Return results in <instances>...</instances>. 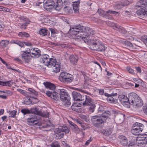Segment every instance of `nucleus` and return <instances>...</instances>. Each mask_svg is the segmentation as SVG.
Returning a JSON list of instances; mask_svg holds the SVG:
<instances>
[{"mask_svg":"<svg viewBox=\"0 0 147 147\" xmlns=\"http://www.w3.org/2000/svg\"><path fill=\"white\" fill-rule=\"evenodd\" d=\"M69 33L71 35L76 36L80 33L81 36L80 38L81 40L82 39L81 36L84 35H94L95 33L94 30L89 27L81 26L80 24L77 26L74 25L70 27Z\"/></svg>","mask_w":147,"mask_h":147,"instance_id":"1","label":"nucleus"},{"mask_svg":"<svg viewBox=\"0 0 147 147\" xmlns=\"http://www.w3.org/2000/svg\"><path fill=\"white\" fill-rule=\"evenodd\" d=\"M47 55H45L40 58L39 61L46 66L49 67H52L53 72L55 73L59 72L60 69V63L59 62H56V59L49 58Z\"/></svg>","mask_w":147,"mask_h":147,"instance_id":"2","label":"nucleus"},{"mask_svg":"<svg viewBox=\"0 0 147 147\" xmlns=\"http://www.w3.org/2000/svg\"><path fill=\"white\" fill-rule=\"evenodd\" d=\"M81 36V38L86 43H87L90 46V48L92 50L96 51L101 42L98 39L95 38H91L90 36L92 35H84Z\"/></svg>","mask_w":147,"mask_h":147,"instance_id":"3","label":"nucleus"},{"mask_svg":"<svg viewBox=\"0 0 147 147\" xmlns=\"http://www.w3.org/2000/svg\"><path fill=\"white\" fill-rule=\"evenodd\" d=\"M147 0L140 1L138 6L141 8L136 11V13L138 15L142 18L147 16Z\"/></svg>","mask_w":147,"mask_h":147,"instance_id":"4","label":"nucleus"},{"mask_svg":"<svg viewBox=\"0 0 147 147\" xmlns=\"http://www.w3.org/2000/svg\"><path fill=\"white\" fill-rule=\"evenodd\" d=\"M108 113L105 115L100 116L98 115L93 116L91 117V120L93 125L96 127H99L108 118Z\"/></svg>","mask_w":147,"mask_h":147,"instance_id":"5","label":"nucleus"},{"mask_svg":"<svg viewBox=\"0 0 147 147\" xmlns=\"http://www.w3.org/2000/svg\"><path fill=\"white\" fill-rule=\"evenodd\" d=\"M59 80L61 82L69 83L74 80L73 76L66 72H61L59 77Z\"/></svg>","mask_w":147,"mask_h":147,"instance_id":"6","label":"nucleus"},{"mask_svg":"<svg viewBox=\"0 0 147 147\" xmlns=\"http://www.w3.org/2000/svg\"><path fill=\"white\" fill-rule=\"evenodd\" d=\"M59 94L60 99L64 102V104L70 105V97L67 92V90L64 89H61Z\"/></svg>","mask_w":147,"mask_h":147,"instance_id":"7","label":"nucleus"},{"mask_svg":"<svg viewBox=\"0 0 147 147\" xmlns=\"http://www.w3.org/2000/svg\"><path fill=\"white\" fill-rule=\"evenodd\" d=\"M84 97L85 99V100L81 102L80 105H82L84 106L87 105L89 106L90 107L89 108V111L91 113H93L94 110L96 107L94 103L92 102L91 99L88 96L85 95L84 96Z\"/></svg>","mask_w":147,"mask_h":147,"instance_id":"8","label":"nucleus"},{"mask_svg":"<svg viewBox=\"0 0 147 147\" xmlns=\"http://www.w3.org/2000/svg\"><path fill=\"white\" fill-rule=\"evenodd\" d=\"M144 127V125L142 123L136 122L133 125L131 130V133L135 135H138L142 132Z\"/></svg>","mask_w":147,"mask_h":147,"instance_id":"9","label":"nucleus"},{"mask_svg":"<svg viewBox=\"0 0 147 147\" xmlns=\"http://www.w3.org/2000/svg\"><path fill=\"white\" fill-rule=\"evenodd\" d=\"M145 136L138 137L136 139V145L138 147H144L147 142V137Z\"/></svg>","mask_w":147,"mask_h":147,"instance_id":"10","label":"nucleus"},{"mask_svg":"<svg viewBox=\"0 0 147 147\" xmlns=\"http://www.w3.org/2000/svg\"><path fill=\"white\" fill-rule=\"evenodd\" d=\"M119 98L121 103L125 106L127 107H130V103L129 100V94L128 98L124 95H122L119 96Z\"/></svg>","mask_w":147,"mask_h":147,"instance_id":"11","label":"nucleus"},{"mask_svg":"<svg viewBox=\"0 0 147 147\" xmlns=\"http://www.w3.org/2000/svg\"><path fill=\"white\" fill-rule=\"evenodd\" d=\"M54 2L53 0H47L44 1L43 6L48 11H50L52 8H54Z\"/></svg>","mask_w":147,"mask_h":147,"instance_id":"12","label":"nucleus"},{"mask_svg":"<svg viewBox=\"0 0 147 147\" xmlns=\"http://www.w3.org/2000/svg\"><path fill=\"white\" fill-rule=\"evenodd\" d=\"M29 53L32 57L36 58L39 57L40 55V51L37 48H31L29 49V51L27 52Z\"/></svg>","mask_w":147,"mask_h":147,"instance_id":"13","label":"nucleus"},{"mask_svg":"<svg viewBox=\"0 0 147 147\" xmlns=\"http://www.w3.org/2000/svg\"><path fill=\"white\" fill-rule=\"evenodd\" d=\"M38 119L39 118L38 115L35 114H32V115L27 119V121L29 124H32L33 123L36 124Z\"/></svg>","mask_w":147,"mask_h":147,"instance_id":"14","label":"nucleus"},{"mask_svg":"<svg viewBox=\"0 0 147 147\" xmlns=\"http://www.w3.org/2000/svg\"><path fill=\"white\" fill-rule=\"evenodd\" d=\"M129 100L130 101V104L134 106L136 102L140 97L134 93H131L129 94Z\"/></svg>","mask_w":147,"mask_h":147,"instance_id":"15","label":"nucleus"},{"mask_svg":"<svg viewBox=\"0 0 147 147\" xmlns=\"http://www.w3.org/2000/svg\"><path fill=\"white\" fill-rule=\"evenodd\" d=\"M46 94L48 96L55 100H57L59 98L58 93L55 91H46Z\"/></svg>","mask_w":147,"mask_h":147,"instance_id":"16","label":"nucleus"},{"mask_svg":"<svg viewBox=\"0 0 147 147\" xmlns=\"http://www.w3.org/2000/svg\"><path fill=\"white\" fill-rule=\"evenodd\" d=\"M72 96L74 100L76 101H82L84 99V96H82L80 93L76 91L72 92Z\"/></svg>","mask_w":147,"mask_h":147,"instance_id":"17","label":"nucleus"},{"mask_svg":"<svg viewBox=\"0 0 147 147\" xmlns=\"http://www.w3.org/2000/svg\"><path fill=\"white\" fill-rule=\"evenodd\" d=\"M28 51L24 52L23 53L22 55V59L26 62L28 63L30 60L31 56L29 53H28Z\"/></svg>","mask_w":147,"mask_h":147,"instance_id":"18","label":"nucleus"},{"mask_svg":"<svg viewBox=\"0 0 147 147\" xmlns=\"http://www.w3.org/2000/svg\"><path fill=\"white\" fill-rule=\"evenodd\" d=\"M55 8L56 10H59L62 8L63 6V1L62 0H57L56 3L54 2Z\"/></svg>","mask_w":147,"mask_h":147,"instance_id":"19","label":"nucleus"},{"mask_svg":"<svg viewBox=\"0 0 147 147\" xmlns=\"http://www.w3.org/2000/svg\"><path fill=\"white\" fill-rule=\"evenodd\" d=\"M43 84L46 88H48L53 91H54L55 88L56 86L55 85L50 82H44Z\"/></svg>","mask_w":147,"mask_h":147,"instance_id":"20","label":"nucleus"},{"mask_svg":"<svg viewBox=\"0 0 147 147\" xmlns=\"http://www.w3.org/2000/svg\"><path fill=\"white\" fill-rule=\"evenodd\" d=\"M30 113H32V114H35L37 115L41 116L43 117L45 116V115L42 113L41 112L38 110L37 108H36L31 109L30 110Z\"/></svg>","mask_w":147,"mask_h":147,"instance_id":"21","label":"nucleus"},{"mask_svg":"<svg viewBox=\"0 0 147 147\" xmlns=\"http://www.w3.org/2000/svg\"><path fill=\"white\" fill-rule=\"evenodd\" d=\"M120 139V141L122 145L125 146L127 144V140L126 137L123 136H120L119 137Z\"/></svg>","mask_w":147,"mask_h":147,"instance_id":"22","label":"nucleus"},{"mask_svg":"<svg viewBox=\"0 0 147 147\" xmlns=\"http://www.w3.org/2000/svg\"><path fill=\"white\" fill-rule=\"evenodd\" d=\"M21 20V22H23L21 25V28L22 29H25L26 26L29 24L30 21L28 19L25 18H22Z\"/></svg>","mask_w":147,"mask_h":147,"instance_id":"23","label":"nucleus"},{"mask_svg":"<svg viewBox=\"0 0 147 147\" xmlns=\"http://www.w3.org/2000/svg\"><path fill=\"white\" fill-rule=\"evenodd\" d=\"M115 27L114 29L115 30L118 31L119 32L123 34L126 33V31L122 27L116 24H115Z\"/></svg>","mask_w":147,"mask_h":147,"instance_id":"24","label":"nucleus"},{"mask_svg":"<svg viewBox=\"0 0 147 147\" xmlns=\"http://www.w3.org/2000/svg\"><path fill=\"white\" fill-rule=\"evenodd\" d=\"M117 94L115 93L114 94H112L109 97H107V100L109 101V102L113 103H115L117 102V100L116 99H114L112 97L115 96H117Z\"/></svg>","mask_w":147,"mask_h":147,"instance_id":"25","label":"nucleus"},{"mask_svg":"<svg viewBox=\"0 0 147 147\" xmlns=\"http://www.w3.org/2000/svg\"><path fill=\"white\" fill-rule=\"evenodd\" d=\"M69 59L71 62L73 64H75L78 61V58L76 56L71 55L70 56Z\"/></svg>","mask_w":147,"mask_h":147,"instance_id":"26","label":"nucleus"},{"mask_svg":"<svg viewBox=\"0 0 147 147\" xmlns=\"http://www.w3.org/2000/svg\"><path fill=\"white\" fill-rule=\"evenodd\" d=\"M28 90L30 92H28L29 95H31L33 97L34 96H36L38 94V93L34 89L31 88H29L28 89Z\"/></svg>","mask_w":147,"mask_h":147,"instance_id":"27","label":"nucleus"},{"mask_svg":"<svg viewBox=\"0 0 147 147\" xmlns=\"http://www.w3.org/2000/svg\"><path fill=\"white\" fill-rule=\"evenodd\" d=\"M137 100L135 104H134V106H133L136 107L142 106L143 104V103L140 98H139Z\"/></svg>","mask_w":147,"mask_h":147,"instance_id":"28","label":"nucleus"},{"mask_svg":"<svg viewBox=\"0 0 147 147\" xmlns=\"http://www.w3.org/2000/svg\"><path fill=\"white\" fill-rule=\"evenodd\" d=\"M17 90L24 96H27L29 97H32L31 95H29L28 92L21 89L18 88L17 89Z\"/></svg>","mask_w":147,"mask_h":147,"instance_id":"29","label":"nucleus"},{"mask_svg":"<svg viewBox=\"0 0 147 147\" xmlns=\"http://www.w3.org/2000/svg\"><path fill=\"white\" fill-rule=\"evenodd\" d=\"M100 45L96 51H104L105 49V47L104 45L102 44L101 42V43H100Z\"/></svg>","mask_w":147,"mask_h":147,"instance_id":"30","label":"nucleus"},{"mask_svg":"<svg viewBox=\"0 0 147 147\" xmlns=\"http://www.w3.org/2000/svg\"><path fill=\"white\" fill-rule=\"evenodd\" d=\"M18 35L20 37H28L29 36V34L25 32H20L18 34Z\"/></svg>","mask_w":147,"mask_h":147,"instance_id":"31","label":"nucleus"},{"mask_svg":"<svg viewBox=\"0 0 147 147\" xmlns=\"http://www.w3.org/2000/svg\"><path fill=\"white\" fill-rule=\"evenodd\" d=\"M9 41L7 40H2L0 43V44L1 46L5 47L8 45L9 43Z\"/></svg>","mask_w":147,"mask_h":147,"instance_id":"32","label":"nucleus"},{"mask_svg":"<svg viewBox=\"0 0 147 147\" xmlns=\"http://www.w3.org/2000/svg\"><path fill=\"white\" fill-rule=\"evenodd\" d=\"M39 34L43 36H45L47 34V30L45 29H41L39 31Z\"/></svg>","mask_w":147,"mask_h":147,"instance_id":"33","label":"nucleus"},{"mask_svg":"<svg viewBox=\"0 0 147 147\" xmlns=\"http://www.w3.org/2000/svg\"><path fill=\"white\" fill-rule=\"evenodd\" d=\"M8 112L9 113V115H10L9 117H14L17 113V111L15 110H13L12 111H9Z\"/></svg>","mask_w":147,"mask_h":147,"instance_id":"34","label":"nucleus"},{"mask_svg":"<svg viewBox=\"0 0 147 147\" xmlns=\"http://www.w3.org/2000/svg\"><path fill=\"white\" fill-rule=\"evenodd\" d=\"M124 5L121 3H120L117 4L116 5L114 6V8L115 9H120L122 8L124 6Z\"/></svg>","mask_w":147,"mask_h":147,"instance_id":"35","label":"nucleus"},{"mask_svg":"<svg viewBox=\"0 0 147 147\" xmlns=\"http://www.w3.org/2000/svg\"><path fill=\"white\" fill-rule=\"evenodd\" d=\"M21 112L24 115L30 113V110L27 109H22L21 110Z\"/></svg>","mask_w":147,"mask_h":147,"instance_id":"36","label":"nucleus"},{"mask_svg":"<svg viewBox=\"0 0 147 147\" xmlns=\"http://www.w3.org/2000/svg\"><path fill=\"white\" fill-rule=\"evenodd\" d=\"M61 129L62 130V132H64L65 133H68L69 131V129L66 126H63Z\"/></svg>","mask_w":147,"mask_h":147,"instance_id":"37","label":"nucleus"},{"mask_svg":"<svg viewBox=\"0 0 147 147\" xmlns=\"http://www.w3.org/2000/svg\"><path fill=\"white\" fill-rule=\"evenodd\" d=\"M63 10L66 13H69L71 9V8L68 6H66L64 8Z\"/></svg>","mask_w":147,"mask_h":147,"instance_id":"38","label":"nucleus"},{"mask_svg":"<svg viewBox=\"0 0 147 147\" xmlns=\"http://www.w3.org/2000/svg\"><path fill=\"white\" fill-rule=\"evenodd\" d=\"M64 133H59L56 135V138L57 139H60L63 137L64 136Z\"/></svg>","mask_w":147,"mask_h":147,"instance_id":"39","label":"nucleus"},{"mask_svg":"<svg viewBox=\"0 0 147 147\" xmlns=\"http://www.w3.org/2000/svg\"><path fill=\"white\" fill-rule=\"evenodd\" d=\"M10 82L9 81H7L6 82H3L2 81H0V85H2L3 86H9L10 84Z\"/></svg>","mask_w":147,"mask_h":147,"instance_id":"40","label":"nucleus"},{"mask_svg":"<svg viewBox=\"0 0 147 147\" xmlns=\"http://www.w3.org/2000/svg\"><path fill=\"white\" fill-rule=\"evenodd\" d=\"M97 12L100 16L104 15L106 14V12L101 9H98L97 11Z\"/></svg>","mask_w":147,"mask_h":147,"instance_id":"41","label":"nucleus"},{"mask_svg":"<svg viewBox=\"0 0 147 147\" xmlns=\"http://www.w3.org/2000/svg\"><path fill=\"white\" fill-rule=\"evenodd\" d=\"M84 83L83 85V88H84L86 89L88 87V86L89 85L88 80V79L85 80Z\"/></svg>","mask_w":147,"mask_h":147,"instance_id":"42","label":"nucleus"},{"mask_svg":"<svg viewBox=\"0 0 147 147\" xmlns=\"http://www.w3.org/2000/svg\"><path fill=\"white\" fill-rule=\"evenodd\" d=\"M73 3V7H78L79 4L80 3L79 1L78 0H76L75 1L72 2Z\"/></svg>","mask_w":147,"mask_h":147,"instance_id":"43","label":"nucleus"},{"mask_svg":"<svg viewBox=\"0 0 147 147\" xmlns=\"http://www.w3.org/2000/svg\"><path fill=\"white\" fill-rule=\"evenodd\" d=\"M61 128H57L55 129L54 132L56 134H59L62 131Z\"/></svg>","mask_w":147,"mask_h":147,"instance_id":"44","label":"nucleus"},{"mask_svg":"<svg viewBox=\"0 0 147 147\" xmlns=\"http://www.w3.org/2000/svg\"><path fill=\"white\" fill-rule=\"evenodd\" d=\"M124 43L126 46H129V47H132L133 46L132 44L128 41H125L124 42Z\"/></svg>","mask_w":147,"mask_h":147,"instance_id":"45","label":"nucleus"},{"mask_svg":"<svg viewBox=\"0 0 147 147\" xmlns=\"http://www.w3.org/2000/svg\"><path fill=\"white\" fill-rule=\"evenodd\" d=\"M51 146L52 147H60V145L57 142L52 143Z\"/></svg>","mask_w":147,"mask_h":147,"instance_id":"46","label":"nucleus"},{"mask_svg":"<svg viewBox=\"0 0 147 147\" xmlns=\"http://www.w3.org/2000/svg\"><path fill=\"white\" fill-rule=\"evenodd\" d=\"M49 30L51 31L52 36L53 37L55 36L56 32L55 30L54 29L51 28H49Z\"/></svg>","mask_w":147,"mask_h":147,"instance_id":"47","label":"nucleus"},{"mask_svg":"<svg viewBox=\"0 0 147 147\" xmlns=\"http://www.w3.org/2000/svg\"><path fill=\"white\" fill-rule=\"evenodd\" d=\"M73 129V131H74L76 133H78L79 130L77 126L76 125V127H74L73 128H72Z\"/></svg>","mask_w":147,"mask_h":147,"instance_id":"48","label":"nucleus"},{"mask_svg":"<svg viewBox=\"0 0 147 147\" xmlns=\"http://www.w3.org/2000/svg\"><path fill=\"white\" fill-rule=\"evenodd\" d=\"M111 133V130H108L105 131L103 133V134L105 136H108L110 135Z\"/></svg>","mask_w":147,"mask_h":147,"instance_id":"49","label":"nucleus"},{"mask_svg":"<svg viewBox=\"0 0 147 147\" xmlns=\"http://www.w3.org/2000/svg\"><path fill=\"white\" fill-rule=\"evenodd\" d=\"M127 69L129 73L131 74L134 73V70L130 67H127Z\"/></svg>","mask_w":147,"mask_h":147,"instance_id":"50","label":"nucleus"},{"mask_svg":"<svg viewBox=\"0 0 147 147\" xmlns=\"http://www.w3.org/2000/svg\"><path fill=\"white\" fill-rule=\"evenodd\" d=\"M143 110L144 112L147 115V105L143 107Z\"/></svg>","mask_w":147,"mask_h":147,"instance_id":"51","label":"nucleus"},{"mask_svg":"<svg viewBox=\"0 0 147 147\" xmlns=\"http://www.w3.org/2000/svg\"><path fill=\"white\" fill-rule=\"evenodd\" d=\"M5 65L6 66L7 68L8 69H11L12 70L15 71H18V70H17L16 69H13V68H11V67L9 65V64H8L7 63V64H5Z\"/></svg>","mask_w":147,"mask_h":147,"instance_id":"52","label":"nucleus"},{"mask_svg":"<svg viewBox=\"0 0 147 147\" xmlns=\"http://www.w3.org/2000/svg\"><path fill=\"white\" fill-rule=\"evenodd\" d=\"M142 40L146 44L147 43V36H144L142 38Z\"/></svg>","mask_w":147,"mask_h":147,"instance_id":"53","label":"nucleus"},{"mask_svg":"<svg viewBox=\"0 0 147 147\" xmlns=\"http://www.w3.org/2000/svg\"><path fill=\"white\" fill-rule=\"evenodd\" d=\"M62 144L63 145H65L66 147H71V146L69 145V144L67 143V142L65 141H63L62 142Z\"/></svg>","mask_w":147,"mask_h":147,"instance_id":"54","label":"nucleus"},{"mask_svg":"<svg viewBox=\"0 0 147 147\" xmlns=\"http://www.w3.org/2000/svg\"><path fill=\"white\" fill-rule=\"evenodd\" d=\"M73 8L75 12H78L79 9L78 7H73Z\"/></svg>","mask_w":147,"mask_h":147,"instance_id":"55","label":"nucleus"},{"mask_svg":"<svg viewBox=\"0 0 147 147\" xmlns=\"http://www.w3.org/2000/svg\"><path fill=\"white\" fill-rule=\"evenodd\" d=\"M69 123L71 125V128H73L74 127H76V125L73 123L72 121H69Z\"/></svg>","mask_w":147,"mask_h":147,"instance_id":"56","label":"nucleus"},{"mask_svg":"<svg viewBox=\"0 0 147 147\" xmlns=\"http://www.w3.org/2000/svg\"><path fill=\"white\" fill-rule=\"evenodd\" d=\"M135 68L138 72L139 73H141V70L140 67H135Z\"/></svg>","mask_w":147,"mask_h":147,"instance_id":"57","label":"nucleus"},{"mask_svg":"<svg viewBox=\"0 0 147 147\" xmlns=\"http://www.w3.org/2000/svg\"><path fill=\"white\" fill-rule=\"evenodd\" d=\"M70 4V2L69 0L65 1L64 2V4L65 5H68Z\"/></svg>","mask_w":147,"mask_h":147,"instance_id":"58","label":"nucleus"},{"mask_svg":"<svg viewBox=\"0 0 147 147\" xmlns=\"http://www.w3.org/2000/svg\"><path fill=\"white\" fill-rule=\"evenodd\" d=\"M24 44L27 46H32V44L31 43L28 42H24Z\"/></svg>","mask_w":147,"mask_h":147,"instance_id":"59","label":"nucleus"},{"mask_svg":"<svg viewBox=\"0 0 147 147\" xmlns=\"http://www.w3.org/2000/svg\"><path fill=\"white\" fill-rule=\"evenodd\" d=\"M0 11H7L6 8L1 6H0Z\"/></svg>","mask_w":147,"mask_h":147,"instance_id":"60","label":"nucleus"},{"mask_svg":"<svg viewBox=\"0 0 147 147\" xmlns=\"http://www.w3.org/2000/svg\"><path fill=\"white\" fill-rule=\"evenodd\" d=\"M82 75H83V77L84 78L85 80L88 79V77L86 76L85 74V73L84 72H82Z\"/></svg>","mask_w":147,"mask_h":147,"instance_id":"61","label":"nucleus"},{"mask_svg":"<svg viewBox=\"0 0 147 147\" xmlns=\"http://www.w3.org/2000/svg\"><path fill=\"white\" fill-rule=\"evenodd\" d=\"M82 117L85 119V120L86 121L88 122L89 121V120L88 119V117H86L85 115H83L81 117Z\"/></svg>","mask_w":147,"mask_h":147,"instance_id":"62","label":"nucleus"},{"mask_svg":"<svg viewBox=\"0 0 147 147\" xmlns=\"http://www.w3.org/2000/svg\"><path fill=\"white\" fill-rule=\"evenodd\" d=\"M17 44L18 45L22 47L24 46L23 43L20 41H18Z\"/></svg>","mask_w":147,"mask_h":147,"instance_id":"63","label":"nucleus"},{"mask_svg":"<svg viewBox=\"0 0 147 147\" xmlns=\"http://www.w3.org/2000/svg\"><path fill=\"white\" fill-rule=\"evenodd\" d=\"M3 92L6 93L7 94L10 95L12 94V93L11 91L9 90H6L5 92Z\"/></svg>","mask_w":147,"mask_h":147,"instance_id":"64","label":"nucleus"}]
</instances>
